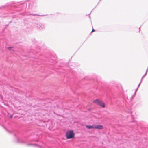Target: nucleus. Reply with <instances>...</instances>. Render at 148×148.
I'll return each mask as SVG.
<instances>
[{
  "mask_svg": "<svg viewBox=\"0 0 148 148\" xmlns=\"http://www.w3.org/2000/svg\"><path fill=\"white\" fill-rule=\"evenodd\" d=\"M74 135V133L73 130L68 131L66 132V136L67 139L73 138Z\"/></svg>",
  "mask_w": 148,
  "mask_h": 148,
  "instance_id": "1",
  "label": "nucleus"
},
{
  "mask_svg": "<svg viewBox=\"0 0 148 148\" xmlns=\"http://www.w3.org/2000/svg\"><path fill=\"white\" fill-rule=\"evenodd\" d=\"M103 128V127L102 125H94V129L101 130Z\"/></svg>",
  "mask_w": 148,
  "mask_h": 148,
  "instance_id": "2",
  "label": "nucleus"
},
{
  "mask_svg": "<svg viewBox=\"0 0 148 148\" xmlns=\"http://www.w3.org/2000/svg\"><path fill=\"white\" fill-rule=\"evenodd\" d=\"M98 105H99L103 108H104L105 107L104 103L101 100H100L99 102Z\"/></svg>",
  "mask_w": 148,
  "mask_h": 148,
  "instance_id": "3",
  "label": "nucleus"
},
{
  "mask_svg": "<svg viewBox=\"0 0 148 148\" xmlns=\"http://www.w3.org/2000/svg\"><path fill=\"white\" fill-rule=\"evenodd\" d=\"M86 127L88 129H90L92 128L94 129V125H92V126L90 125H86Z\"/></svg>",
  "mask_w": 148,
  "mask_h": 148,
  "instance_id": "4",
  "label": "nucleus"
},
{
  "mask_svg": "<svg viewBox=\"0 0 148 148\" xmlns=\"http://www.w3.org/2000/svg\"><path fill=\"white\" fill-rule=\"evenodd\" d=\"M99 101L100 100L99 99H96V100H94L93 102L94 103L98 104L99 102Z\"/></svg>",
  "mask_w": 148,
  "mask_h": 148,
  "instance_id": "5",
  "label": "nucleus"
},
{
  "mask_svg": "<svg viewBox=\"0 0 148 148\" xmlns=\"http://www.w3.org/2000/svg\"><path fill=\"white\" fill-rule=\"evenodd\" d=\"M12 47H8L7 48V49L9 50L10 51H14V50L12 49Z\"/></svg>",
  "mask_w": 148,
  "mask_h": 148,
  "instance_id": "6",
  "label": "nucleus"
},
{
  "mask_svg": "<svg viewBox=\"0 0 148 148\" xmlns=\"http://www.w3.org/2000/svg\"><path fill=\"white\" fill-rule=\"evenodd\" d=\"M95 31V30L94 29H92L91 31V33L93 32H94Z\"/></svg>",
  "mask_w": 148,
  "mask_h": 148,
  "instance_id": "7",
  "label": "nucleus"
},
{
  "mask_svg": "<svg viewBox=\"0 0 148 148\" xmlns=\"http://www.w3.org/2000/svg\"><path fill=\"white\" fill-rule=\"evenodd\" d=\"M12 117H13V116L12 115H10V117L11 118H12Z\"/></svg>",
  "mask_w": 148,
  "mask_h": 148,
  "instance_id": "8",
  "label": "nucleus"
}]
</instances>
